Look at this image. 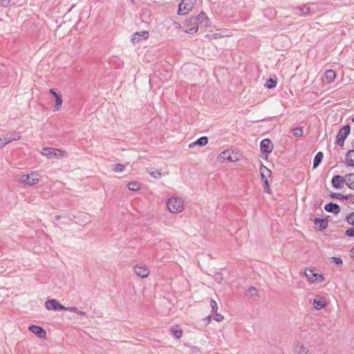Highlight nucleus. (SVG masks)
I'll list each match as a JSON object with an SVG mask.
<instances>
[{
  "instance_id": "43",
  "label": "nucleus",
  "mask_w": 354,
  "mask_h": 354,
  "mask_svg": "<svg viewBox=\"0 0 354 354\" xmlns=\"http://www.w3.org/2000/svg\"><path fill=\"white\" fill-rule=\"evenodd\" d=\"M191 353L192 354H201V352L198 347H192L191 348Z\"/></svg>"
},
{
  "instance_id": "29",
  "label": "nucleus",
  "mask_w": 354,
  "mask_h": 354,
  "mask_svg": "<svg viewBox=\"0 0 354 354\" xmlns=\"http://www.w3.org/2000/svg\"><path fill=\"white\" fill-rule=\"evenodd\" d=\"M277 86V81L274 80L271 78L268 79L266 83L265 84V86L268 88H273Z\"/></svg>"
},
{
  "instance_id": "48",
  "label": "nucleus",
  "mask_w": 354,
  "mask_h": 354,
  "mask_svg": "<svg viewBox=\"0 0 354 354\" xmlns=\"http://www.w3.org/2000/svg\"><path fill=\"white\" fill-rule=\"evenodd\" d=\"M352 258L354 259V248L351 250Z\"/></svg>"
},
{
  "instance_id": "41",
  "label": "nucleus",
  "mask_w": 354,
  "mask_h": 354,
  "mask_svg": "<svg viewBox=\"0 0 354 354\" xmlns=\"http://www.w3.org/2000/svg\"><path fill=\"white\" fill-rule=\"evenodd\" d=\"M15 3H16L15 0H3L2 1V4L4 6H8V5H10V4L14 5Z\"/></svg>"
},
{
  "instance_id": "35",
  "label": "nucleus",
  "mask_w": 354,
  "mask_h": 354,
  "mask_svg": "<svg viewBox=\"0 0 354 354\" xmlns=\"http://www.w3.org/2000/svg\"><path fill=\"white\" fill-rule=\"evenodd\" d=\"M148 173L154 178H159L161 176V173L159 171H150L148 170Z\"/></svg>"
},
{
  "instance_id": "19",
  "label": "nucleus",
  "mask_w": 354,
  "mask_h": 354,
  "mask_svg": "<svg viewBox=\"0 0 354 354\" xmlns=\"http://www.w3.org/2000/svg\"><path fill=\"white\" fill-rule=\"evenodd\" d=\"M305 275L311 282L315 281L317 279V277H322L321 275L314 272V270L312 269H307L305 271Z\"/></svg>"
},
{
  "instance_id": "16",
  "label": "nucleus",
  "mask_w": 354,
  "mask_h": 354,
  "mask_svg": "<svg viewBox=\"0 0 354 354\" xmlns=\"http://www.w3.org/2000/svg\"><path fill=\"white\" fill-rule=\"evenodd\" d=\"M345 163L347 166L354 167V150H349L345 157Z\"/></svg>"
},
{
  "instance_id": "1",
  "label": "nucleus",
  "mask_w": 354,
  "mask_h": 354,
  "mask_svg": "<svg viewBox=\"0 0 354 354\" xmlns=\"http://www.w3.org/2000/svg\"><path fill=\"white\" fill-rule=\"evenodd\" d=\"M205 21V26H207L209 25V20L205 15V13L203 11H201L199 15L194 18H191L188 20L187 24H193L194 26L193 28L185 29V32L188 34H194L196 33L198 30V21H200L201 23H202L203 21Z\"/></svg>"
},
{
  "instance_id": "30",
  "label": "nucleus",
  "mask_w": 354,
  "mask_h": 354,
  "mask_svg": "<svg viewBox=\"0 0 354 354\" xmlns=\"http://www.w3.org/2000/svg\"><path fill=\"white\" fill-rule=\"evenodd\" d=\"M292 134L296 137H301L304 133L302 127H296L292 130Z\"/></svg>"
},
{
  "instance_id": "12",
  "label": "nucleus",
  "mask_w": 354,
  "mask_h": 354,
  "mask_svg": "<svg viewBox=\"0 0 354 354\" xmlns=\"http://www.w3.org/2000/svg\"><path fill=\"white\" fill-rule=\"evenodd\" d=\"M149 37V33L147 31L136 32L131 37V41L135 44L140 41L141 39H146Z\"/></svg>"
},
{
  "instance_id": "8",
  "label": "nucleus",
  "mask_w": 354,
  "mask_h": 354,
  "mask_svg": "<svg viewBox=\"0 0 354 354\" xmlns=\"http://www.w3.org/2000/svg\"><path fill=\"white\" fill-rule=\"evenodd\" d=\"M331 183L333 186L337 189L343 187L344 183L347 185L346 175L344 177L336 175L333 177Z\"/></svg>"
},
{
  "instance_id": "31",
  "label": "nucleus",
  "mask_w": 354,
  "mask_h": 354,
  "mask_svg": "<svg viewBox=\"0 0 354 354\" xmlns=\"http://www.w3.org/2000/svg\"><path fill=\"white\" fill-rule=\"evenodd\" d=\"M56 104L55 106V111H58L60 109V107L62 104V97L61 95H59L55 97Z\"/></svg>"
},
{
  "instance_id": "18",
  "label": "nucleus",
  "mask_w": 354,
  "mask_h": 354,
  "mask_svg": "<svg viewBox=\"0 0 354 354\" xmlns=\"http://www.w3.org/2000/svg\"><path fill=\"white\" fill-rule=\"evenodd\" d=\"M219 158L223 160H227V162H236L237 160V158H234L230 155L229 151H224L219 155Z\"/></svg>"
},
{
  "instance_id": "20",
  "label": "nucleus",
  "mask_w": 354,
  "mask_h": 354,
  "mask_svg": "<svg viewBox=\"0 0 354 354\" xmlns=\"http://www.w3.org/2000/svg\"><path fill=\"white\" fill-rule=\"evenodd\" d=\"M208 142V139L206 136H203L196 140L195 142H192L189 145V147L192 148L196 145H199L201 147L205 146Z\"/></svg>"
},
{
  "instance_id": "46",
  "label": "nucleus",
  "mask_w": 354,
  "mask_h": 354,
  "mask_svg": "<svg viewBox=\"0 0 354 354\" xmlns=\"http://www.w3.org/2000/svg\"><path fill=\"white\" fill-rule=\"evenodd\" d=\"M187 23H188V20L186 21V24H185V26H187L186 29L193 28V26H194L193 24H190V23L187 24Z\"/></svg>"
},
{
  "instance_id": "27",
  "label": "nucleus",
  "mask_w": 354,
  "mask_h": 354,
  "mask_svg": "<svg viewBox=\"0 0 354 354\" xmlns=\"http://www.w3.org/2000/svg\"><path fill=\"white\" fill-rule=\"evenodd\" d=\"M330 197L337 200H346L348 199V196L342 194L340 193H333L330 194Z\"/></svg>"
},
{
  "instance_id": "50",
  "label": "nucleus",
  "mask_w": 354,
  "mask_h": 354,
  "mask_svg": "<svg viewBox=\"0 0 354 354\" xmlns=\"http://www.w3.org/2000/svg\"><path fill=\"white\" fill-rule=\"evenodd\" d=\"M353 147H354V142L352 143Z\"/></svg>"
},
{
  "instance_id": "5",
  "label": "nucleus",
  "mask_w": 354,
  "mask_h": 354,
  "mask_svg": "<svg viewBox=\"0 0 354 354\" xmlns=\"http://www.w3.org/2000/svg\"><path fill=\"white\" fill-rule=\"evenodd\" d=\"M20 182L28 185H34L39 182V175L37 172L23 175L20 178Z\"/></svg>"
},
{
  "instance_id": "10",
  "label": "nucleus",
  "mask_w": 354,
  "mask_h": 354,
  "mask_svg": "<svg viewBox=\"0 0 354 354\" xmlns=\"http://www.w3.org/2000/svg\"><path fill=\"white\" fill-rule=\"evenodd\" d=\"M133 271L136 275L142 278L147 277L149 274V270L147 266L136 265L133 267Z\"/></svg>"
},
{
  "instance_id": "26",
  "label": "nucleus",
  "mask_w": 354,
  "mask_h": 354,
  "mask_svg": "<svg viewBox=\"0 0 354 354\" xmlns=\"http://www.w3.org/2000/svg\"><path fill=\"white\" fill-rule=\"evenodd\" d=\"M127 187L129 190L137 191L140 189V184L136 181H131V182L129 183Z\"/></svg>"
},
{
  "instance_id": "21",
  "label": "nucleus",
  "mask_w": 354,
  "mask_h": 354,
  "mask_svg": "<svg viewBox=\"0 0 354 354\" xmlns=\"http://www.w3.org/2000/svg\"><path fill=\"white\" fill-rule=\"evenodd\" d=\"M21 138L20 133L16 131H12L10 133L9 136H6V140L4 141L10 143L12 141L19 140Z\"/></svg>"
},
{
  "instance_id": "2",
  "label": "nucleus",
  "mask_w": 354,
  "mask_h": 354,
  "mask_svg": "<svg viewBox=\"0 0 354 354\" xmlns=\"http://www.w3.org/2000/svg\"><path fill=\"white\" fill-rule=\"evenodd\" d=\"M167 206L171 213L176 214L184 210V202L178 197H171L167 200Z\"/></svg>"
},
{
  "instance_id": "24",
  "label": "nucleus",
  "mask_w": 354,
  "mask_h": 354,
  "mask_svg": "<svg viewBox=\"0 0 354 354\" xmlns=\"http://www.w3.org/2000/svg\"><path fill=\"white\" fill-rule=\"evenodd\" d=\"M313 305L316 309L319 310L325 307L326 302L322 299H315L313 301Z\"/></svg>"
},
{
  "instance_id": "25",
  "label": "nucleus",
  "mask_w": 354,
  "mask_h": 354,
  "mask_svg": "<svg viewBox=\"0 0 354 354\" xmlns=\"http://www.w3.org/2000/svg\"><path fill=\"white\" fill-rule=\"evenodd\" d=\"M347 186L354 189V174H348L346 175Z\"/></svg>"
},
{
  "instance_id": "34",
  "label": "nucleus",
  "mask_w": 354,
  "mask_h": 354,
  "mask_svg": "<svg viewBox=\"0 0 354 354\" xmlns=\"http://www.w3.org/2000/svg\"><path fill=\"white\" fill-rule=\"evenodd\" d=\"M125 169V165L122 164L118 163L115 165V167L113 169V171L115 172H121L124 171Z\"/></svg>"
},
{
  "instance_id": "28",
  "label": "nucleus",
  "mask_w": 354,
  "mask_h": 354,
  "mask_svg": "<svg viewBox=\"0 0 354 354\" xmlns=\"http://www.w3.org/2000/svg\"><path fill=\"white\" fill-rule=\"evenodd\" d=\"M64 310H68L72 313H75L80 315H85L86 313L82 310H80L77 307L73 306V307H66Z\"/></svg>"
},
{
  "instance_id": "47",
  "label": "nucleus",
  "mask_w": 354,
  "mask_h": 354,
  "mask_svg": "<svg viewBox=\"0 0 354 354\" xmlns=\"http://www.w3.org/2000/svg\"><path fill=\"white\" fill-rule=\"evenodd\" d=\"M348 199L351 202L354 203V196H348Z\"/></svg>"
},
{
  "instance_id": "38",
  "label": "nucleus",
  "mask_w": 354,
  "mask_h": 354,
  "mask_svg": "<svg viewBox=\"0 0 354 354\" xmlns=\"http://www.w3.org/2000/svg\"><path fill=\"white\" fill-rule=\"evenodd\" d=\"M353 227L347 229L345 232V234L348 237H354V225Z\"/></svg>"
},
{
  "instance_id": "44",
  "label": "nucleus",
  "mask_w": 354,
  "mask_h": 354,
  "mask_svg": "<svg viewBox=\"0 0 354 354\" xmlns=\"http://www.w3.org/2000/svg\"><path fill=\"white\" fill-rule=\"evenodd\" d=\"M333 261L334 263H335L337 265H342V260L340 258L338 257H333Z\"/></svg>"
},
{
  "instance_id": "22",
  "label": "nucleus",
  "mask_w": 354,
  "mask_h": 354,
  "mask_svg": "<svg viewBox=\"0 0 354 354\" xmlns=\"http://www.w3.org/2000/svg\"><path fill=\"white\" fill-rule=\"evenodd\" d=\"M324 77H325V79H326L327 83H331L335 80V78L336 77V73L333 70H331V69L327 70L325 72Z\"/></svg>"
},
{
  "instance_id": "42",
  "label": "nucleus",
  "mask_w": 354,
  "mask_h": 354,
  "mask_svg": "<svg viewBox=\"0 0 354 354\" xmlns=\"http://www.w3.org/2000/svg\"><path fill=\"white\" fill-rule=\"evenodd\" d=\"M6 140V136L0 137V149L3 148L8 144V142L4 141Z\"/></svg>"
},
{
  "instance_id": "33",
  "label": "nucleus",
  "mask_w": 354,
  "mask_h": 354,
  "mask_svg": "<svg viewBox=\"0 0 354 354\" xmlns=\"http://www.w3.org/2000/svg\"><path fill=\"white\" fill-rule=\"evenodd\" d=\"M257 295V290L254 287H250L247 290V295L250 297H254Z\"/></svg>"
},
{
  "instance_id": "7",
  "label": "nucleus",
  "mask_w": 354,
  "mask_h": 354,
  "mask_svg": "<svg viewBox=\"0 0 354 354\" xmlns=\"http://www.w3.org/2000/svg\"><path fill=\"white\" fill-rule=\"evenodd\" d=\"M45 307L48 310H64L66 306L59 304L57 300L55 299H48L45 303Z\"/></svg>"
},
{
  "instance_id": "39",
  "label": "nucleus",
  "mask_w": 354,
  "mask_h": 354,
  "mask_svg": "<svg viewBox=\"0 0 354 354\" xmlns=\"http://www.w3.org/2000/svg\"><path fill=\"white\" fill-rule=\"evenodd\" d=\"M210 306L212 308V312H216L217 311L218 306H217V303L216 302L215 300H214V299H211L210 300Z\"/></svg>"
},
{
  "instance_id": "40",
  "label": "nucleus",
  "mask_w": 354,
  "mask_h": 354,
  "mask_svg": "<svg viewBox=\"0 0 354 354\" xmlns=\"http://www.w3.org/2000/svg\"><path fill=\"white\" fill-rule=\"evenodd\" d=\"M214 313H215V315H214V319L216 322H221L223 319V316L221 314L217 313V312H214Z\"/></svg>"
},
{
  "instance_id": "3",
  "label": "nucleus",
  "mask_w": 354,
  "mask_h": 354,
  "mask_svg": "<svg viewBox=\"0 0 354 354\" xmlns=\"http://www.w3.org/2000/svg\"><path fill=\"white\" fill-rule=\"evenodd\" d=\"M66 153V151L51 147H44L41 151V154L46 156L48 158H61L64 157Z\"/></svg>"
},
{
  "instance_id": "17",
  "label": "nucleus",
  "mask_w": 354,
  "mask_h": 354,
  "mask_svg": "<svg viewBox=\"0 0 354 354\" xmlns=\"http://www.w3.org/2000/svg\"><path fill=\"white\" fill-rule=\"evenodd\" d=\"M259 171L262 181L268 180V177L271 176V171L263 165H261Z\"/></svg>"
},
{
  "instance_id": "6",
  "label": "nucleus",
  "mask_w": 354,
  "mask_h": 354,
  "mask_svg": "<svg viewBox=\"0 0 354 354\" xmlns=\"http://www.w3.org/2000/svg\"><path fill=\"white\" fill-rule=\"evenodd\" d=\"M350 131L351 127L348 124L344 126L339 129L338 134L337 136V144L339 146L342 147L344 145V141L348 135L349 134Z\"/></svg>"
},
{
  "instance_id": "36",
  "label": "nucleus",
  "mask_w": 354,
  "mask_h": 354,
  "mask_svg": "<svg viewBox=\"0 0 354 354\" xmlns=\"http://www.w3.org/2000/svg\"><path fill=\"white\" fill-rule=\"evenodd\" d=\"M172 334L178 339L180 338L183 334V332L180 329H172Z\"/></svg>"
},
{
  "instance_id": "9",
  "label": "nucleus",
  "mask_w": 354,
  "mask_h": 354,
  "mask_svg": "<svg viewBox=\"0 0 354 354\" xmlns=\"http://www.w3.org/2000/svg\"><path fill=\"white\" fill-rule=\"evenodd\" d=\"M260 147L263 153L268 154L273 149V144L270 139L266 138L261 142Z\"/></svg>"
},
{
  "instance_id": "14",
  "label": "nucleus",
  "mask_w": 354,
  "mask_h": 354,
  "mask_svg": "<svg viewBox=\"0 0 354 354\" xmlns=\"http://www.w3.org/2000/svg\"><path fill=\"white\" fill-rule=\"evenodd\" d=\"M29 330L39 337H46V333L41 326L32 325L29 326Z\"/></svg>"
},
{
  "instance_id": "23",
  "label": "nucleus",
  "mask_w": 354,
  "mask_h": 354,
  "mask_svg": "<svg viewBox=\"0 0 354 354\" xmlns=\"http://www.w3.org/2000/svg\"><path fill=\"white\" fill-rule=\"evenodd\" d=\"M323 158H324V154L321 151L318 152L315 155V156L314 158V160H313V168H316L317 167L319 166V165L322 162Z\"/></svg>"
},
{
  "instance_id": "15",
  "label": "nucleus",
  "mask_w": 354,
  "mask_h": 354,
  "mask_svg": "<svg viewBox=\"0 0 354 354\" xmlns=\"http://www.w3.org/2000/svg\"><path fill=\"white\" fill-rule=\"evenodd\" d=\"M314 223L317 225L318 230L322 231L328 227V221L326 219L315 218Z\"/></svg>"
},
{
  "instance_id": "49",
  "label": "nucleus",
  "mask_w": 354,
  "mask_h": 354,
  "mask_svg": "<svg viewBox=\"0 0 354 354\" xmlns=\"http://www.w3.org/2000/svg\"><path fill=\"white\" fill-rule=\"evenodd\" d=\"M320 205H321V203L316 202V203L315 204V206L318 207L320 206Z\"/></svg>"
},
{
  "instance_id": "13",
  "label": "nucleus",
  "mask_w": 354,
  "mask_h": 354,
  "mask_svg": "<svg viewBox=\"0 0 354 354\" xmlns=\"http://www.w3.org/2000/svg\"><path fill=\"white\" fill-rule=\"evenodd\" d=\"M293 351L295 354H308L309 351L305 346L299 342H296L293 345Z\"/></svg>"
},
{
  "instance_id": "11",
  "label": "nucleus",
  "mask_w": 354,
  "mask_h": 354,
  "mask_svg": "<svg viewBox=\"0 0 354 354\" xmlns=\"http://www.w3.org/2000/svg\"><path fill=\"white\" fill-rule=\"evenodd\" d=\"M324 209L328 212L333 213L335 214H339L341 211L339 205L332 202L326 204Z\"/></svg>"
},
{
  "instance_id": "32",
  "label": "nucleus",
  "mask_w": 354,
  "mask_h": 354,
  "mask_svg": "<svg viewBox=\"0 0 354 354\" xmlns=\"http://www.w3.org/2000/svg\"><path fill=\"white\" fill-rule=\"evenodd\" d=\"M346 221L348 224L354 225V212L346 216Z\"/></svg>"
},
{
  "instance_id": "51",
  "label": "nucleus",
  "mask_w": 354,
  "mask_h": 354,
  "mask_svg": "<svg viewBox=\"0 0 354 354\" xmlns=\"http://www.w3.org/2000/svg\"><path fill=\"white\" fill-rule=\"evenodd\" d=\"M353 122H354V118L353 119Z\"/></svg>"
},
{
  "instance_id": "4",
  "label": "nucleus",
  "mask_w": 354,
  "mask_h": 354,
  "mask_svg": "<svg viewBox=\"0 0 354 354\" xmlns=\"http://www.w3.org/2000/svg\"><path fill=\"white\" fill-rule=\"evenodd\" d=\"M196 0H182L178 6V14L185 15L194 8Z\"/></svg>"
},
{
  "instance_id": "37",
  "label": "nucleus",
  "mask_w": 354,
  "mask_h": 354,
  "mask_svg": "<svg viewBox=\"0 0 354 354\" xmlns=\"http://www.w3.org/2000/svg\"><path fill=\"white\" fill-rule=\"evenodd\" d=\"M263 182V190L266 193H268L270 194L271 192V190H270V186H269V183H268V180H264Z\"/></svg>"
},
{
  "instance_id": "45",
  "label": "nucleus",
  "mask_w": 354,
  "mask_h": 354,
  "mask_svg": "<svg viewBox=\"0 0 354 354\" xmlns=\"http://www.w3.org/2000/svg\"><path fill=\"white\" fill-rule=\"evenodd\" d=\"M49 93L50 94H52L55 97H56L57 96H58L59 94L57 93L54 89L53 88H50V91H49Z\"/></svg>"
}]
</instances>
